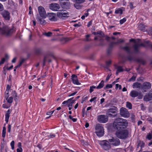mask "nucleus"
<instances>
[{"label":"nucleus","instance_id":"nucleus-1","mask_svg":"<svg viewBox=\"0 0 152 152\" xmlns=\"http://www.w3.org/2000/svg\"><path fill=\"white\" fill-rule=\"evenodd\" d=\"M128 122L126 119L118 118L115 119L113 123L114 128L118 130H123L127 127Z\"/></svg>","mask_w":152,"mask_h":152},{"label":"nucleus","instance_id":"nucleus-2","mask_svg":"<svg viewBox=\"0 0 152 152\" xmlns=\"http://www.w3.org/2000/svg\"><path fill=\"white\" fill-rule=\"evenodd\" d=\"M129 134V132L127 130H124L116 132L115 135L118 138L121 139H124L126 138Z\"/></svg>","mask_w":152,"mask_h":152},{"label":"nucleus","instance_id":"nucleus-3","mask_svg":"<svg viewBox=\"0 0 152 152\" xmlns=\"http://www.w3.org/2000/svg\"><path fill=\"white\" fill-rule=\"evenodd\" d=\"M117 107L115 106H113L107 110V115L110 117H114L116 115V111Z\"/></svg>","mask_w":152,"mask_h":152},{"label":"nucleus","instance_id":"nucleus-4","mask_svg":"<svg viewBox=\"0 0 152 152\" xmlns=\"http://www.w3.org/2000/svg\"><path fill=\"white\" fill-rule=\"evenodd\" d=\"M128 61H137L139 63H142L143 65L145 64V62L141 58H137L135 56L130 55H128L127 57Z\"/></svg>","mask_w":152,"mask_h":152},{"label":"nucleus","instance_id":"nucleus-5","mask_svg":"<svg viewBox=\"0 0 152 152\" xmlns=\"http://www.w3.org/2000/svg\"><path fill=\"white\" fill-rule=\"evenodd\" d=\"M1 31L3 34L8 36L12 34L13 29L6 26L3 27L1 29Z\"/></svg>","mask_w":152,"mask_h":152},{"label":"nucleus","instance_id":"nucleus-6","mask_svg":"<svg viewBox=\"0 0 152 152\" xmlns=\"http://www.w3.org/2000/svg\"><path fill=\"white\" fill-rule=\"evenodd\" d=\"M53 56V53L50 52H48L45 55L43 60V66L45 65V63L47 61H48L49 63L51 62L52 60L50 58V57H52Z\"/></svg>","mask_w":152,"mask_h":152},{"label":"nucleus","instance_id":"nucleus-7","mask_svg":"<svg viewBox=\"0 0 152 152\" xmlns=\"http://www.w3.org/2000/svg\"><path fill=\"white\" fill-rule=\"evenodd\" d=\"M96 133L99 137H102L104 135V131L103 127L100 124H98L96 126Z\"/></svg>","mask_w":152,"mask_h":152},{"label":"nucleus","instance_id":"nucleus-8","mask_svg":"<svg viewBox=\"0 0 152 152\" xmlns=\"http://www.w3.org/2000/svg\"><path fill=\"white\" fill-rule=\"evenodd\" d=\"M130 96L133 98L138 96V99H142L143 97V95L141 92H138L134 90L131 91L130 93Z\"/></svg>","mask_w":152,"mask_h":152},{"label":"nucleus","instance_id":"nucleus-9","mask_svg":"<svg viewBox=\"0 0 152 152\" xmlns=\"http://www.w3.org/2000/svg\"><path fill=\"white\" fill-rule=\"evenodd\" d=\"M147 44L145 43V42L144 43H140L139 44L137 43H135L132 45V47L133 48L134 53H137L139 52V50L140 47L141 46H143L144 47H146L147 46Z\"/></svg>","mask_w":152,"mask_h":152},{"label":"nucleus","instance_id":"nucleus-10","mask_svg":"<svg viewBox=\"0 0 152 152\" xmlns=\"http://www.w3.org/2000/svg\"><path fill=\"white\" fill-rule=\"evenodd\" d=\"M108 116L104 115H100L97 117L98 121L101 123H104L108 121Z\"/></svg>","mask_w":152,"mask_h":152},{"label":"nucleus","instance_id":"nucleus-11","mask_svg":"<svg viewBox=\"0 0 152 152\" xmlns=\"http://www.w3.org/2000/svg\"><path fill=\"white\" fill-rule=\"evenodd\" d=\"M109 143V142H108L107 140H105L100 141L99 144L103 149L105 150H107L110 148V145Z\"/></svg>","mask_w":152,"mask_h":152},{"label":"nucleus","instance_id":"nucleus-12","mask_svg":"<svg viewBox=\"0 0 152 152\" xmlns=\"http://www.w3.org/2000/svg\"><path fill=\"white\" fill-rule=\"evenodd\" d=\"M109 142L110 144L115 146H118L120 144L119 140L116 137H112L109 139Z\"/></svg>","mask_w":152,"mask_h":152},{"label":"nucleus","instance_id":"nucleus-13","mask_svg":"<svg viewBox=\"0 0 152 152\" xmlns=\"http://www.w3.org/2000/svg\"><path fill=\"white\" fill-rule=\"evenodd\" d=\"M38 10L40 16L43 18H45L47 15L45 8L42 6H39L38 8Z\"/></svg>","mask_w":152,"mask_h":152},{"label":"nucleus","instance_id":"nucleus-14","mask_svg":"<svg viewBox=\"0 0 152 152\" xmlns=\"http://www.w3.org/2000/svg\"><path fill=\"white\" fill-rule=\"evenodd\" d=\"M120 115L121 116L125 117L128 118L129 116V113L127 109L125 108L122 107L120 110Z\"/></svg>","mask_w":152,"mask_h":152},{"label":"nucleus","instance_id":"nucleus-15","mask_svg":"<svg viewBox=\"0 0 152 152\" xmlns=\"http://www.w3.org/2000/svg\"><path fill=\"white\" fill-rule=\"evenodd\" d=\"M60 11L61 12H58L57 14V15L58 17L64 19L69 17L68 13L65 12H66L65 10Z\"/></svg>","mask_w":152,"mask_h":152},{"label":"nucleus","instance_id":"nucleus-16","mask_svg":"<svg viewBox=\"0 0 152 152\" xmlns=\"http://www.w3.org/2000/svg\"><path fill=\"white\" fill-rule=\"evenodd\" d=\"M151 87V83L149 82H146L142 84L141 89L143 92H146L148 90L150 89Z\"/></svg>","mask_w":152,"mask_h":152},{"label":"nucleus","instance_id":"nucleus-17","mask_svg":"<svg viewBox=\"0 0 152 152\" xmlns=\"http://www.w3.org/2000/svg\"><path fill=\"white\" fill-rule=\"evenodd\" d=\"M61 5L63 8L65 9H69L70 7V4L69 0L61 1Z\"/></svg>","mask_w":152,"mask_h":152},{"label":"nucleus","instance_id":"nucleus-18","mask_svg":"<svg viewBox=\"0 0 152 152\" xmlns=\"http://www.w3.org/2000/svg\"><path fill=\"white\" fill-rule=\"evenodd\" d=\"M48 17L51 21H55L58 20L56 14L52 13H49L47 15Z\"/></svg>","mask_w":152,"mask_h":152},{"label":"nucleus","instance_id":"nucleus-19","mask_svg":"<svg viewBox=\"0 0 152 152\" xmlns=\"http://www.w3.org/2000/svg\"><path fill=\"white\" fill-rule=\"evenodd\" d=\"M49 8L52 10L57 11L60 9V6L58 4L54 3L50 4Z\"/></svg>","mask_w":152,"mask_h":152},{"label":"nucleus","instance_id":"nucleus-20","mask_svg":"<svg viewBox=\"0 0 152 152\" xmlns=\"http://www.w3.org/2000/svg\"><path fill=\"white\" fill-rule=\"evenodd\" d=\"M1 14L6 20H10V13L7 11L4 10L1 12Z\"/></svg>","mask_w":152,"mask_h":152},{"label":"nucleus","instance_id":"nucleus-21","mask_svg":"<svg viewBox=\"0 0 152 152\" xmlns=\"http://www.w3.org/2000/svg\"><path fill=\"white\" fill-rule=\"evenodd\" d=\"M71 79L74 84L77 85H80V83L78 82L77 76L75 75H72L71 76Z\"/></svg>","mask_w":152,"mask_h":152},{"label":"nucleus","instance_id":"nucleus-22","mask_svg":"<svg viewBox=\"0 0 152 152\" xmlns=\"http://www.w3.org/2000/svg\"><path fill=\"white\" fill-rule=\"evenodd\" d=\"M12 111V110L10 109H9L6 112L5 114V121L7 124H8L9 121V118L10 116V114Z\"/></svg>","mask_w":152,"mask_h":152},{"label":"nucleus","instance_id":"nucleus-23","mask_svg":"<svg viewBox=\"0 0 152 152\" xmlns=\"http://www.w3.org/2000/svg\"><path fill=\"white\" fill-rule=\"evenodd\" d=\"M35 54L36 55H40L42 51V48L41 47H36L34 49Z\"/></svg>","mask_w":152,"mask_h":152},{"label":"nucleus","instance_id":"nucleus-24","mask_svg":"<svg viewBox=\"0 0 152 152\" xmlns=\"http://www.w3.org/2000/svg\"><path fill=\"white\" fill-rule=\"evenodd\" d=\"M144 100L146 101L152 99V92H150L148 94L145 95L144 98Z\"/></svg>","mask_w":152,"mask_h":152},{"label":"nucleus","instance_id":"nucleus-25","mask_svg":"<svg viewBox=\"0 0 152 152\" xmlns=\"http://www.w3.org/2000/svg\"><path fill=\"white\" fill-rule=\"evenodd\" d=\"M138 145H137V148H138L139 146H140L141 147V149L139 151V152L140 151H142V148H143L145 144L144 142H143L142 141H141L140 140H139L138 141Z\"/></svg>","mask_w":152,"mask_h":152},{"label":"nucleus","instance_id":"nucleus-26","mask_svg":"<svg viewBox=\"0 0 152 152\" xmlns=\"http://www.w3.org/2000/svg\"><path fill=\"white\" fill-rule=\"evenodd\" d=\"M37 21L39 22V23L41 24L45 25L46 23L45 20L42 18H41L40 17H37Z\"/></svg>","mask_w":152,"mask_h":152},{"label":"nucleus","instance_id":"nucleus-27","mask_svg":"<svg viewBox=\"0 0 152 152\" xmlns=\"http://www.w3.org/2000/svg\"><path fill=\"white\" fill-rule=\"evenodd\" d=\"M11 95L12 97L14 98V100L15 101L18 100V97L17 93L15 91H13L12 92Z\"/></svg>","mask_w":152,"mask_h":152},{"label":"nucleus","instance_id":"nucleus-28","mask_svg":"<svg viewBox=\"0 0 152 152\" xmlns=\"http://www.w3.org/2000/svg\"><path fill=\"white\" fill-rule=\"evenodd\" d=\"M122 49L126 51L128 54H130L131 53L130 48L129 46H126L123 47Z\"/></svg>","mask_w":152,"mask_h":152},{"label":"nucleus","instance_id":"nucleus-29","mask_svg":"<svg viewBox=\"0 0 152 152\" xmlns=\"http://www.w3.org/2000/svg\"><path fill=\"white\" fill-rule=\"evenodd\" d=\"M141 87V83L136 82L134 83L133 85V88H140Z\"/></svg>","mask_w":152,"mask_h":152},{"label":"nucleus","instance_id":"nucleus-30","mask_svg":"<svg viewBox=\"0 0 152 152\" xmlns=\"http://www.w3.org/2000/svg\"><path fill=\"white\" fill-rule=\"evenodd\" d=\"M104 81L103 80H102L99 85L96 87V88L97 89H101L104 86Z\"/></svg>","mask_w":152,"mask_h":152},{"label":"nucleus","instance_id":"nucleus-31","mask_svg":"<svg viewBox=\"0 0 152 152\" xmlns=\"http://www.w3.org/2000/svg\"><path fill=\"white\" fill-rule=\"evenodd\" d=\"M6 98V100H7L8 103L11 104L13 100V97L12 96H10L9 98L7 97Z\"/></svg>","mask_w":152,"mask_h":152},{"label":"nucleus","instance_id":"nucleus-32","mask_svg":"<svg viewBox=\"0 0 152 152\" xmlns=\"http://www.w3.org/2000/svg\"><path fill=\"white\" fill-rule=\"evenodd\" d=\"M98 33V35H97L98 37L100 38L104 37V34L101 31H99L97 32Z\"/></svg>","mask_w":152,"mask_h":152},{"label":"nucleus","instance_id":"nucleus-33","mask_svg":"<svg viewBox=\"0 0 152 152\" xmlns=\"http://www.w3.org/2000/svg\"><path fill=\"white\" fill-rule=\"evenodd\" d=\"M123 13V10L121 8H118L117 10H116L115 11V14H119L120 15H121Z\"/></svg>","mask_w":152,"mask_h":152},{"label":"nucleus","instance_id":"nucleus-34","mask_svg":"<svg viewBox=\"0 0 152 152\" xmlns=\"http://www.w3.org/2000/svg\"><path fill=\"white\" fill-rule=\"evenodd\" d=\"M126 107L130 109H131L132 108V105L131 103L128 102H126Z\"/></svg>","mask_w":152,"mask_h":152},{"label":"nucleus","instance_id":"nucleus-35","mask_svg":"<svg viewBox=\"0 0 152 152\" xmlns=\"http://www.w3.org/2000/svg\"><path fill=\"white\" fill-rule=\"evenodd\" d=\"M73 1L78 4H81L85 2V0H72Z\"/></svg>","mask_w":152,"mask_h":152},{"label":"nucleus","instance_id":"nucleus-36","mask_svg":"<svg viewBox=\"0 0 152 152\" xmlns=\"http://www.w3.org/2000/svg\"><path fill=\"white\" fill-rule=\"evenodd\" d=\"M145 26L144 25L140 24L139 26V28L141 30L143 31L145 30Z\"/></svg>","mask_w":152,"mask_h":152},{"label":"nucleus","instance_id":"nucleus-37","mask_svg":"<svg viewBox=\"0 0 152 152\" xmlns=\"http://www.w3.org/2000/svg\"><path fill=\"white\" fill-rule=\"evenodd\" d=\"M80 4L75 3L74 4L75 7L77 9H80L81 8V6L80 5Z\"/></svg>","mask_w":152,"mask_h":152},{"label":"nucleus","instance_id":"nucleus-38","mask_svg":"<svg viewBox=\"0 0 152 152\" xmlns=\"http://www.w3.org/2000/svg\"><path fill=\"white\" fill-rule=\"evenodd\" d=\"M116 69H117V70L120 72H122L124 71V70L122 68V67L121 66H118L116 67Z\"/></svg>","mask_w":152,"mask_h":152},{"label":"nucleus","instance_id":"nucleus-39","mask_svg":"<svg viewBox=\"0 0 152 152\" xmlns=\"http://www.w3.org/2000/svg\"><path fill=\"white\" fill-rule=\"evenodd\" d=\"M152 131L151 132V133H149L147 135L146 138L148 139L149 140H151L152 139Z\"/></svg>","mask_w":152,"mask_h":152},{"label":"nucleus","instance_id":"nucleus-40","mask_svg":"<svg viewBox=\"0 0 152 152\" xmlns=\"http://www.w3.org/2000/svg\"><path fill=\"white\" fill-rule=\"evenodd\" d=\"M95 88H96V87L94 86H91L89 89V92L91 93L94 91V89Z\"/></svg>","mask_w":152,"mask_h":152},{"label":"nucleus","instance_id":"nucleus-41","mask_svg":"<svg viewBox=\"0 0 152 152\" xmlns=\"http://www.w3.org/2000/svg\"><path fill=\"white\" fill-rule=\"evenodd\" d=\"M43 35L48 37H50L52 34L51 32H48V33H45L43 34Z\"/></svg>","mask_w":152,"mask_h":152},{"label":"nucleus","instance_id":"nucleus-42","mask_svg":"<svg viewBox=\"0 0 152 152\" xmlns=\"http://www.w3.org/2000/svg\"><path fill=\"white\" fill-rule=\"evenodd\" d=\"M112 49L108 48L107 50V53L108 55H110L111 52L112 50Z\"/></svg>","mask_w":152,"mask_h":152},{"label":"nucleus","instance_id":"nucleus-43","mask_svg":"<svg viewBox=\"0 0 152 152\" xmlns=\"http://www.w3.org/2000/svg\"><path fill=\"white\" fill-rule=\"evenodd\" d=\"M112 84H108L106 85V86L104 88V89H106L109 88H111L112 87Z\"/></svg>","mask_w":152,"mask_h":152},{"label":"nucleus","instance_id":"nucleus-44","mask_svg":"<svg viewBox=\"0 0 152 152\" xmlns=\"http://www.w3.org/2000/svg\"><path fill=\"white\" fill-rule=\"evenodd\" d=\"M14 144H15V142L14 141H12L10 143V145L12 147V150H14Z\"/></svg>","mask_w":152,"mask_h":152},{"label":"nucleus","instance_id":"nucleus-45","mask_svg":"<svg viewBox=\"0 0 152 152\" xmlns=\"http://www.w3.org/2000/svg\"><path fill=\"white\" fill-rule=\"evenodd\" d=\"M126 21V19L125 18H123L120 21V23L121 24H122Z\"/></svg>","mask_w":152,"mask_h":152},{"label":"nucleus","instance_id":"nucleus-46","mask_svg":"<svg viewBox=\"0 0 152 152\" xmlns=\"http://www.w3.org/2000/svg\"><path fill=\"white\" fill-rule=\"evenodd\" d=\"M2 106L4 108L7 109L10 107V105L8 106L5 104H3Z\"/></svg>","mask_w":152,"mask_h":152},{"label":"nucleus","instance_id":"nucleus-47","mask_svg":"<svg viewBox=\"0 0 152 152\" xmlns=\"http://www.w3.org/2000/svg\"><path fill=\"white\" fill-rule=\"evenodd\" d=\"M99 40L100 42L101 45H103L104 44V43L103 42L104 40L103 39L101 38H100L99 39Z\"/></svg>","mask_w":152,"mask_h":152},{"label":"nucleus","instance_id":"nucleus-48","mask_svg":"<svg viewBox=\"0 0 152 152\" xmlns=\"http://www.w3.org/2000/svg\"><path fill=\"white\" fill-rule=\"evenodd\" d=\"M4 144L2 143H1V149L0 152H3V151L4 150Z\"/></svg>","mask_w":152,"mask_h":152},{"label":"nucleus","instance_id":"nucleus-49","mask_svg":"<svg viewBox=\"0 0 152 152\" xmlns=\"http://www.w3.org/2000/svg\"><path fill=\"white\" fill-rule=\"evenodd\" d=\"M114 45V44H113V42H111L110 43L108 48L113 49Z\"/></svg>","mask_w":152,"mask_h":152},{"label":"nucleus","instance_id":"nucleus-50","mask_svg":"<svg viewBox=\"0 0 152 152\" xmlns=\"http://www.w3.org/2000/svg\"><path fill=\"white\" fill-rule=\"evenodd\" d=\"M90 36V35L88 34L86 35V38L84 40V41H88L90 40L89 37Z\"/></svg>","mask_w":152,"mask_h":152},{"label":"nucleus","instance_id":"nucleus-51","mask_svg":"<svg viewBox=\"0 0 152 152\" xmlns=\"http://www.w3.org/2000/svg\"><path fill=\"white\" fill-rule=\"evenodd\" d=\"M145 43L147 44V46H150L152 48V44H150V42L148 41H145Z\"/></svg>","mask_w":152,"mask_h":152},{"label":"nucleus","instance_id":"nucleus-52","mask_svg":"<svg viewBox=\"0 0 152 152\" xmlns=\"http://www.w3.org/2000/svg\"><path fill=\"white\" fill-rule=\"evenodd\" d=\"M133 4L132 2H130L129 3V6L130 8L131 9H133L134 8V7L133 6Z\"/></svg>","mask_w":152,"mask_h":152},{"label":"nucleus","instance_id":"nucleus-53","mask_svg":"<svg viewBox=\"0 0 152 152\" xmlns=\"http://www.w3.org/2000/svg\"><path fill=\"white\" fill-rule=\"evenodd\" d=\"M9 91H6L5 92V97L6 98L7 97H9Z\"/></svg>","mask_w":152,"mask_h":152},{"label":"nucleus","instance_id":"nucleus-54","mask_svg":"<svg viewBox=\"0 0 152 152\" xmlns=\"http://www.w3.org/2000/svg\"><path fill=\"white\" fill-rule=\"evenodd\" d=\"M49 138H53L55 137V135L54 134H51L48 135Z\"/></svg>","mask_w":152,"mask_h":152},{"label":"nucleus","instance_id":"nucleus-55","mask_svg":"<svg viewBox=\"0 0 152 152\" xmlns=\"http://www.w3.org/2000/svg\"><path fill=\"white\" fill-rule=\"evenodd\" d=\"M11 126L10 124H9L8 126V131L9 133L11 132Z\"/></svg>","mask_w":152,"mask_h":152},{"label":"nucleus","instance_id":"nucleus-56","mask_svg":"<svg viewBox=\"0 0 152 152\" xmlns=\"http://www.w3.org/2000/svg\"><path fill=\"white\" fill-rule=\"evenodd\" d=\"M5 61V59L4 58H3L2 59L1 61H0V65L3 64Z\"/></svg>","mask_w":152,"mask_h":152},{"label":"nucleus","instance_id":"nucleus-57","mask_svg":"<svg viewBox=\"0 0 152 152\" xmlns=\"http://www.w3.org/2000/svg\"><path fill=\"white\" fill-rule=\"evenodd\" d=\"M111 61L109 60L108 61H106V66L107 67L111 63Z\"/></svg>","mask_w":152,"mask_h":152},{"label":"nucleus","instance_id":"nucleus-58","mask_svg":"<svg viewBox=\"0 0 152 152\" xmlns=\"http://www.w3.org/2000/svg\"><path fill=\"white\" fill-rule=\"evenodd\" d=\"M115 86L117 88H118L120 90L121 89V85L116 84L115 85Z\"/></svg>","mask_w":152,"mask_h":152},{"label":"nucleus","instance_id":"nucleus-59","mask_svg":"<svg viewBox=\"0 0 152 152\" xmlns=\"http://www.w3.org/2000/svg\"><path fill=\"white\" fill-rule=\"evenodd\" d=\"M6 131H2V137L4 138L5 137Z\"/></svg>","mask_w":152,"mask_h":152},{"label":"nucleus","instance_id":"nucleus-60","mask_svg":"<svg viewBox=\"0 0 152 152\" xmlns=\"http://www.w3.org/2000/svg\"><path fill=\"white\" fill-rule=\"evenodd\" d=\"M77 92V91H76L75 92H74L71 94H69L68 95L69 96H73L74 95H75V94H76Z\"/></svg>","mask_w":152,"mask_h":152},{"label":"nucleus","instance_id":"nucleus-61","mask_svg":"<svg viewBox=\"0 0 152 152\" xmlns=\"http://www.w3.org/2000/svg\"><path fill=\"white\" fill-rule=\"evenodd\" d=\"M4 9V7L3 5L0 3V11H2Z\"/></svg>","mask_w":152,"mask_h":152},{"label":"nucleus","instance_id":"nucleus-62","mask_svg":"<svg viewBox=\"0 0 152 152\" xmlns=\"http://www.w3.org/2000/svg\"><path fill=\"white\" fill-rule=\"evenodd\" d=\"M141 109L142 110H145V108L144 106V104H140Z\"/></svg>","mask_w":152,"mask_h":152},{"label":"nucleus","instance_id":"nucleus-63","mask_svg":"<svg viewBox=\"0 0 152 152\" xmlns=\"http://www.w3.org/2000/svg\"><path fill=\"white\" fill-rule=\"evenodd\" d=\"M55 110H53V111H52L50 112H48L47 113V115H51L54 112Z\"/></svg>","mask_w":152,"mask_h":152},{"label":"nucleus","instance_id":"nucleus-64","mask_svg":"<svg viewBox=\"0 0 152 152\" xmlns=\"http://www.w3.org/2000/svg\"><path fill=\"white\" fill-rule=\"evenodd\" d=\"M16 151L17 152H22V148H17Z\"/></svg>","mask_w":152,"mask_h":152}]
</instances>
